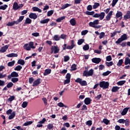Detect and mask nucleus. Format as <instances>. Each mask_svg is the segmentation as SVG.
<instances>
[{
    "instance_id": "obj_1",
    "label": "nucleus",
    "mask_w": 130,
    "mask_h": 130,
    "mask_svg": "<svg viewBox=\"0 0 130 130\" xmlns=\"http://www.w3.org/2000/svg\"><path fill=\"white\" fill-rule=\"evenodd\" d=\"M76 44L75 43V41L74 40H72L71 41V45L67 46V44H64L62 46V48L63 50H66V49H69L70 50H72L74 48V47H75Z\"/></svg>"
},
{
    "instance_id": "obj_2",
    "label": "nucleus",
    "mask_w": 130,
    "mask_h": 130,
    "mask_svg": "<svg viewBox=\"0 0 130 130\" xmlns=\"http://www.w3.org/2000/svg\"><path fill=\"white\" fill-rule=\"evenodd\" d=\"M124 40H127V36L125 34H124L123 35H122L121 37L119 38L117 41L115 42V43L117 44V45H118L120 44L122 41H124Z\"/></svg>"
},
{
    "instance_id": "obj_3",
    "label": "nucleus",
    "mask_w": 130,
    "mask_h": 130,
    "mask_svg": "<svg viewBox=\"0 0 130 130\" xmlns=\"http://www.w3.org/2000/svg\"><path fill=\"white\" fill-rule=\"evenodd\" d=\"M94 74V70L90 69L89 71H88V70H85L83 72V73L82 74V76L83 77H91L92 75Z\"/></svg>"
},
{
    "instance_id": "obj_4",
    "label": "nucleus",
    "mask_w": 130,
    "mask_h": 130,
    "mask_svg": "<svg viewBox=\"0 0 130 130\" xmlns=\"http://www.w3.org/2000/svg\"><path fill=\"white\" fill-rule=\"evenodd\" d=\"M100 88H103L104 89H108L109 87V82L105 81H101L99 83Z\"/></svg>"
},
{
    "instance_id": "obj_5",
    "label": "nucleus",
    "mask_w": 130,
    "mask_h": 130,
    "mask_svg": "<svg viewBox=\"0 0 130 130\" xmlns=\"http://www.w3.org/2000/svg\"><path fill=\"white\" fill-rule=\"evenodd\" d=\"M75 82L76 83H78L80 84L81 86H87V85H88L86 80H83V79L80 78H78L76 80H75Z\"/></svg>"
},
{
    "instance_id": "obj_6",
    "label": "nucleus",
    "mask_w": 130,
    "mask_h": 130,
    "mask_svg": "<svg viewBox=\"0 0 130 130\" xmlns=\"http://www.w3.org/2000/svg\"><path fill=\"white\" fill-rule=\"evenodd\" d=\"M93 18H100V20L102 21L104 17H105V13L101 12L100 14L96 13L93 15Z\"/></svg>"
},
{
    "instance_id": "obj_7",
    "label": "nucleus",
    "mask_w": 130,
    "mask_h": 130,
    "mask_svg": "<svg viewBox=\"0 0 130 130\" xmlns=\"http://www.w3.org/2000/svg\"><path fill=\"white\" fill-rule=\"evenodd\" d=\"M28 44H25L23 46V48L25 49V50L30 51L31 50V47L34 45V43L33 42H30L29 43V46H28Z\"/></svg>"
},
{
    "instance_id": "obj_8",
    "label": "nucleus",
    "mask_w": 130,
    "mask_h": 130,
    "mask_svg": "<svg viewBox=\"0 0 130 130\" xmlns=\"http://www.w3.org/2000/svg\"><path fill=\"white\" fill-rule=\"evenodd\" d=\"M18 77H19V74L14 71L12 72L10 75H8L7 78L9 80H11L12 78H18Z\"/></svg>"
},
{
    "instance_id": "obj_9",
    "label": "nucleus",
    "mask_w": 130,
    "mask_h": 130,
    "mask_svg": "<svg viewBox=\"0 0 130 130\" xmlns=\"http://www.w3.org/2000/svg\"><path fill=\"white\" fill-rule=\"evenodd\" d=\"M9 46H10L9 45H6L1 48V49H0V52L1 53H4V52H6L7 50H8V48H9Z\"/></svg>"
},
{
    "instance_id": "obj_10",
    "label": "nucleus",
    "mask_w": 130,
    "mask_h": 130,
    "mask_svg": "<svg viewBox=\"0 0 130 130\" xmlns=\"http://www.w3.org/2000/svg\"><path fill=\"white\" fill-rule=\"evenodd\" d=\"M39 84H41V79L39 78L35 80L32 84L33 87L37 86L39 85Z\"/></svg>"
},
{
    "instance_id": "obj_11",
    "label": "nucleus",
    "mask_w": 130,
    "mask_h": 130,
    "mask_svg": "<svg viewBox=\"0 0 130 130\" xmlns=\"http://www.w3.org/2000/svg\"><path fill=\"white\" fill-rule=\"evenodd\" d=\"M51 49H53V50H54V54H56V53H58V52H59V48L57 46H54V47L52 46Z\"/></svg>"
},
{
    "instance_id": "obj_12",
    "label": "nucleus",
    "mask_w": 130,
    "mask_h": 130,
    "mask_svg": "<svg viewBox=\"0 0 130 130\" xmlns=\"http://www.w3.org/2000/svg\"><path fill=\"white\" fill-rule=\"evenodd\" d=\"M91 60L94 63H96V64H98V63H100V62L101 61V58L96 57L93 58Z\"/></svg>"
},
{
    "instance_id": "obj_13",
    "label": "nucleus",
    "mask_w": 130,
    "mask_h": 130,
    "mask_svg": "<svg viewBox=\"0 0 130 130\" xmlns=\"http://www.w3.org/2000/svg\"><path fill=\"white\" fill-rule=\"evenodd\" d=\"M112 14H113V11H110L106 16V21H110V19H111V16H112Z\"/></svg>"
},
{
    "instance_id": "obj_14",
    "label": "nucleus",
    "mask_w": 130,
    "mask_h": 130,
    "mask_svg": "<svg viewBox=\"0 0 130 130\" xmlns=\"http://www.w3.org/2000/svg\"><path fill=\"white\" fill-rule=\"evenodd\" d=\"M29 18L30 19H34V20H36L37 19V14L36 13H30L29 15Z\"/></svg>"
},
{
    "instance_id": "obj_15",
    "label": "nucleus",
    "mask_w": 130,
    "mask_h": 130,
    "mask_svg": "<svg viewBox=\"0 0 130 130\" xmlns=\"http://www.w3.org/2000/svg\"><path fill=\"white\" fill-rule=\"evenodd\" d=\"M91 101H92L91 98H86L84 100V103L86 105H89V104H91Z\"/></svg>"
},
{
    "instance_id": "obj_16",
    "label": "nucleus",
    "mask_w": 130,
    "mask_h": 130,
    "mask_svg": "<svg viewBox=\"0 0 130 130\" xmlns=\"http://www.w3.org/2000/svg\"><path fill=\"white\" fill-rule=\"evenodd\" d=\"M129 109V108H124L121 113V115H123V116L126 115V114L127 113V111H128Z\"/></svg>"
},
{
    "instance_id": "obj_17",
    "label": "nucleus",
    "mask_w": 130,
    "mask_h": 130,
    "mask_svg": "<svg viewBox=\"0 0 130 130\" xmlns=\"http://www.w3.org/2000/svg\"><path fill=\"white\" fill-rule=\"evenodd\" d=\"M13 10H14V11H17V10H19V5H18V3H14L13 5Z\"/></svg>"
},
{
    "instance_id": "obj_18",
    "label": "nucleus",
    "mask_w": 130,
    "mask_h": 130,
    "mask_svg": "<svg viewBox=\"0 0 130 130\" xmlns=\"http://www.w3.org/2000/svg\"><path fill=\"white\" fill-rule=\"evenodd\" d=\"M32 10H33V12H38V13H42V10L37 7H32Z\"/></svg>"
},
{
    "instance_id": "obj_19",
    "label": "nucleus",
    "mask_w": 130,
    "mask_h": 130,
    "mask_svg": "<svg viewBox=\"0 0 130 130\" xmlns=\"http://www.w3.org/2000/svg\"><path fill=\"white\" fill-rule=\"evenodd\" d=\"M6 56H7V57H17L18 56V54L12 53L6 55Z\"/></svg>"
},
{
    "instance_id": "obj_20",
    "label": "nucleus",
    "mask_w": 130,
    "mask_h": 130,
    "mask_svg": "<svg viewBox=\"0 0 130 130\" xmlns=\"http://www.w3.org/2000/svg\"><path fill=\"white\" fill-rule=\"evenodd\" d=\"M124 20H127V19H130V11L127 12L126 14L123 16Z\"/></svg>"
},
{
    "instance_id": "obj_21",
    "label": "nucleus",
    "mask_w": 130,
    "mask_h": 130,
    "mask_svg": "<svg viewBox=\"0 0 130 130\" xmlns=\"http://www.w3.org/2000/svg\"><path fill=\"white\" fill-rule=\"evenodd\" d=\"M49 21H50V19L47 18V19L41 20L40 23L41 24H47L48 22H49Z\"/></svg>"
},
{
    "instance_id": "obj_22",
    "label": "nucleus",
    "mask_w": 130,
    "mask_h": 130,
    "mask_svg": "<svg viewBox=\"0 0 130 130\" xmlns=\"http://www.w3.org/2000/svg\"><path fill=\"white\" fill-rule=\"evenodd\" d=\"M16 116V112L13 111L10 115H9V117H8V119H9L10 120H11V119H13V118H14V117H15Z\"/></svg>"
},
{
    "instance_id": "obj_23",
    "label": "nucleus",
    "mask_w": 130,
    "mask_h": 130,
    "mask_svg": "<svg viewBox=\"0 0 130 130\" xmlns=\"http://www.w3.org/2000/svg\"><path fill=\"white\" fill-rule=\"evenodd\" d=\"M120 17H122V12L117 11L116 14V19H118V18H120Z\"/></svg>"
},
{
    "instance_id": "obj_24",
    "label": "nucleus",
    "mask_w": 130,
    "mask_h": 130,
    "mask_svg": "<svg viewBox=\"0 0 130 130\" xmlns=\"http://www.w3.org/2000/svg\"><path fill=\"white\" fill-rule=\"evenodd\" d=\"M51 73V69H46L44 72V76H47Z\"/></svg>"
},
{
    "instance_id": "obj_25",
    "label": "nucleus",
    "mask_w": 130,
    "mask_h": 130,
    "mask_svg": "<svg viewBox=\"0 0 130 130\" xmlns=\"http://www.w3.org/2000/svg\"><path fill=\"white\" fill-rule=\"evenodd\" d=\"M119 89V87L118 86H114L112 87L111 91L112 92H113L114 93H115L116 92H118V89Z\"/></svg>"
},
{
    "instance_id": "obj_26",
    "label": "nucleus",
    "mask_w": 130,
    "mask_h": 130,
    "mask_svg": "<svg viewBox=\"0 0 130 130\" xmlns=\"http://www.w3.org/2000/svg\"><path fill=\"white\" fill-rule=\"evenodd\" d=\"M124 64L125 66H127V64H130V59L129 58H128V57H126L125 58Z\"/></svg>"
},
{
    "instance_id": "obj_27",
    "label": "nucleus",
    "mask_w": 130,
    "mask_h": 130,
    "mask_svg": "<svg viewBox=\"0 0 130 130\" xmlns=\"http://www.w3.org/2000/svg\"><path fill=\"white\" fill-rule=\"evenodd\" d=\"M17 25V22H16V21H13L12 22H9L7 24V26H14V24Z\"/></svg>"
},
{
    "instance_id": "obj_28",
    "label": "nucleus",
    "mask_w": 130,
    "mask_h": 130,
    "mask_svg": "<svg viewBox=\"0 0 130 130\" xmlns=\"http://www.w3.org/2000/svg\"><path fill=\"white\" fill-rule=\"evenodd\" d=\"M18 64H21V66H24L25 64V60L20 59L17 61Z\"/></svg>"
},
{
    "instance_id": "obj_29",
    "label": "nucleus",
    "mask_w": 130,
    "mask_h": 130,
    "mask_svg": "<svg viewBox=\"0 0 130 130\" xmlns=\"http://www.w3.org/2000/svg\"><path fill=\"white\" fill-rule=\"evenodd\" d=\"M24 20V16H21L19 17V19L17 20V21H15L16 22V24H19V23H20L21 21Z\"/></svg>"
},
{
    "instance_id": "obj_30",
    "label": "nucleus",
    "mask_w": 130,
    "mask_h": 130,
    "mask_svg": "<svg viewBox=\"0 0 130 130\" xmlns=\"http://www.w3.org/2000/svg\"><path fill=\"white\" fill-rule=\"evenodd\" d=\"M71 6H72L71 4H69L68 3L64 4L61 8V10H64V9H67V8H69V7H71Z\"/></svg>"
},
{
    "instance_id": "obj_31",
    "label": "nucleus",
    "mask_w": 130,
    "mask_h": 130,
    "mask_svg": "<svg viewBox=\"0 0 130 130\" xmlns=\"http://www.w3.org/2000/svg\"><path fill=\"white\" fill-rule=\"evenodd\" d=\"M70 24L72 25V26H75L76 24H77V22H76V20H75V18H72L70 20Z\"/></svg>"
},
{
    "instance_id": "obj_32",
    "label": "nucleus",
    "mask_w": 130,
    "mask_h": 130,
    "mask_svg": "<svg viewBox=\"0 0 130 130\" xmlns=\"http://www.w3.org/2000/svg\"><path fill=\"white\" fill-rule=\"evenodd\" d=\"M126 82V81L125 80H121L118 82L117 84L118 86H122V85H124V84H125Z\"/></svg>"
},
{
    "instance_id": "obj_33",
    "label": "nucleus",
    "mask_w": 130,
    "mask_h": 130,
    "mask_svg": "<svg viewBox=\"0 0 130 130\" xmlns=\"http://www.w3.org/2000/svg\"><path fill=\"white\" fill-rule=\"evenodd\" d=\"M94 14H95L94 11L90 12V11H87L86 12H85V14L87 15L88 16H93Z\"/></svg>"
},
{
    "instance_id": "obj_34",
    "label": "nucleus",
    "mask_w": 130,
    "mask_h": 130,
    "mask_svg": "<svg viewBox=\"0 0 130 130\" xmlns=\"http://www.w3.org/2000/svg\"><path fill=\"white\" fill-rule=\"evenodd\" d=\"M22 69H23L22 66L18 65L14 68V71H17L18 72H20V71H21Z\"/></svg>"
},
{
    "instance_id": "obj_35",
    "label": "nucleus",
    "mask_w": 130,
    "mask_h": 130,
    "mask_svg": "<svg viewBox=\"0 0 130 130\" xmlns=\"http://www.w3.org/2000/svg\"><path fill=\"white\" fill-rule=\"evenodd\" d=\"M84 42H85V40L84 39H81L78 41L77 44L78 45H82Z\"/></svg>"
},
{
    "instance_id": "obj_36",
    "label": "nucleus",
    "mask_w": 130,
    "mask_h": 130,
    "mask_svg": "<svg viewBox=\"0 0 130 130\" xmlns=\"http://www.w3.org/2000/svg\"><path fill=\"white\" fill-rule=\"evenodd\" d=\"M66 19V16H62L60 18H58L56 19V21L57 22H61L63 20H64Z\"/></svg>"
},
{
    "instance_id": "obj_37",
    "label": "nucleus",
    "mask_w": 130,
    "mask_h": 130,
    "mask_svg": "<svg viewBox=\"0 0 130 130\" xmlns=\"http://www.w3.org/2000/svg\"><path fill=\"white\" fill-rule=\"evenodd\" d=\"M103 122H104V123L107 125H108V124H109V122H110V121L106 118H104L103 120Z\"/></svg>"
},
{
    "instance_id": "obj_38",
    "label": "nucleus",
    "mask_w": 130,
    "mask_h": 130,
    "mask_svg": "<svg viewBox=\"0 0 130 130\" xmlns=\"http://www.w3.org/2000/svg\"><path fill=\"white\" fill-rule=\"evenodd\" d=\"M122 63H123V59H121L119 60L118 63H117V66L118 67H121V66H122Z\"/></svg>"
},
{
    "instance_id": "obj_39",
    "label": "nucleus",
    "mask_w": 130,
    "mask_h": 130,
    "mask_svg": "<svg viewBox=\"0 0 130 130\" xmlns=\"http://www.w3.org/2000/svg\"><path fill=\"white\" fill-rule=\"evenodd\" d=\"M57 106H58L59 107H65V108H68V106L64 105V104H63V103H62V102L58 103Z\"/></svg>"
},
{
    "instance_id": "obj_40",
    "label": "nucleus",
    "mask_w": 130,
    "mask_h": 130,
    "mask_svg": "<svg viewBox=\"0 0 130 130\" xmlns=\"http://www.w3.org/2000/svg\"><path fill=\"white\" fill-rule=\"evenodd\" d=\"M53 39L55 41H59V40H60V37H59L58 35H56L54 36Z\"/></svg>"
},
{
    "instance_id": "obj_41",
    "label": "nucleus",
    "mask_w": 130,
    "mask_h": 130,
    "mask_svg": "<svg viewBox=\"0 0 130 130\" xmlns=\"http://www.w3.org/2000/svg\"><path fill=\"white\" fill-rule=\"evenodd\" d=\"M7 66L8 67H14L15 66V60L8 62Z\"/></svg>"
},
{
    "instance_id": "obj_42",
    "label": "nucleus",
    "mask_w": 130,
    "mask_h": 130,
    "mask_svg": "<svg viewBox=\"0 0 130 130\" xmlns=\"http://www.w3.org/2000/svg\"><path fill=\"white\" fill-rule=\"evenodd\" d=\"M53 13H54V10H50L48 11L47 16L50 17V16H52V15H53Z\"/></svg>"
},
{
    "instance_id": "obj_43",
    "label": "nucleus",
    "mask_w": 130,
    "mask_h": 130,
    "mask_svg": "<svg viewBox=\"0 0 130 130\" xmlns=\"http://www.w3.org/2000/svg\"><path fill=\"white\" fill-rule=\"evenodd\" d=\"M100 6V4H99V3H94V5L93 6V9H94V10L97 9V8H98V7Z\"/></svg>"
},
{
    "instance_id": "obj_44",
    "label": "nucleus",
    "mask_w": 130,
    "mask_h": 130,
    "mask_svg": "<svg viewBox=\"0 0 130 130\" xmlns=\"http://www.w3.org/2000/svg\"><path fill=\"white\" fill-rule=\"evenodd\" d=\"M31 23H32V20L29 18H26L25 21V24H31Z\"/></svg>"
},
{
    "instance_id": "obj_45",
    "label": "nucleus",
    "mask_w": 130,
    "mask_h": 130,
    "mask_svg": "<svg viewBox=\"0 0 130 130\" xmlns=\"http://www.w3.org/2000/svg\"><path fill=\"white\" fill-rule=\"evenodd\" d=\"M11 81L12 83H17V82H19V78L13 77L11 79Z\"/></svg>"
},
{
    "instance_id": "obj_46",
    "label": "nucleus",
    "mask_w": 130,
    "mask_h": 130,
    "mask_svg": "<svg viewBox=\"0 0 130 130\" xmlns=\"http://www.w3.org/2000/svg\"><path fill=\"white\" fill-rule=\"evenodd\" d=\"M7 8H8L7 5H4V6H0V10H3V11H5V10H7Z\"/></svg>"
},
{
    "instance_id": "obj_47",
    "label": "nucleus",
    "mask_w": 130,
    "mask_h": 130,
    "mask_svg": "<svg viewBox=\"0 0 130 130\" xmlns=\"http://www.w3.org/2000/svg\"><path fill=\"white\" fill-rule=\"evenodd\" d=\"M110 74H111V71H107V72L103 73L102 75L104 77H106V76H108Z\"/></svg>"
},
{
    "instance_id": "obj_48",
    "label": "nucleus",
    "mask_w": 130,
    "mask_h": 130,
    "mask_svg": "<svg viewBox=\"0 0 130 130\" xmlns=\"http://www.w3.org/2000/svg\"><path fill=\"white\" fill-rule=\"evenodd\" d=\"M14 86V84L13 82H9V83L7 84L6 87L7 88H12Z\"/></svg>"
},
{
    "instance_id": "obj_49",
    "label": "nucleus",
    "mask_w": 130,
    "mask_h": 130,
    "mask_svg": "<svg viewBox=\"0 0 130 130\" xmlns=\"http://www.w3.org/2000/svg\"><path fill=\"white\" fill-rule=\"evenodd\" d=\"M86 125H88V126H91V125H92V120H88L86 122Z\"/></svg>"
},
{
    "instance_id": "obj_50",
    "label": "nucleus",
    "mask_w": 130,
    "mask_h": 130,
    "mask_svg": "<svg viewBox=\"0 0 130 130\" xmlns=\"http://www.w3.org/2000/svg\"><path fill=\"white\" fill-rule=\"evenodd\" d=\"M28 105V102H23L22 104V107L23 108H26V106Z\"/></svg>"
},
{
    "instance_id": "obj_51",
    "label": "nucleus",
    "mask_w": 130,
    "mask_h": 130,
    "mask_svg": "<svg viewBox=\"0 0 130 130\" xmlns=\"http://www.w3.org/2000/svg\"><path fill=\"white\" fill-rule=\"evenodd\" d=\"M32 123H33V122L32 121H29L24 123L23 125H24L25 126H27V125H30V124H32Z\"/></svg>"
},
{
    "instance_id": "obj_52",
    "label": "nucleus",
    "mask_w": 130,
    "mask_h": 130,
    "mask_svg": "<svg viewBox=\"0 0 130 130\" xmlns=\"http://www.w3.org/2000/svg\"><path fill=\"white\" fill-rule=\"evenodd\" d=\"M72 71H76L77 70V64H73L71 66Z\"/></svg>"
},
{
    "instance_id": "obj_53",
    "label": "nucleus",
    "mask_w": 130,
    "mask_h": 130,
    "mask_svg": "<svg viewBox=\"0 0 130 130\" xmlns=\"http://www.w3.org/2000/svg\"><path fill=\"white\" fill-rule=\"evenodd\" d=\"M104 36H105V32H101L100 34V36H99L100 39H102V38H103Z\"/></svg>"
},
{
    "instance_id": "obj_54",
    "label": "nucleus",
    "mask_w": 130,
    "mask_h": 130,
    "mask_svg": "<svg viewBox=\"0 0 130 130\" xmlns=\"http://www.w3.org/2000/svg\"><path fill=\"white\" fill-rule=\"evenodd\" d=\"M89 45L88 44H86L83 47V49L85 51L86 50H89Z\"/></svg>"
},
{
    "instance_id": "obj_55",
    "label": "nucleus",
    "mask_w": 130,
    "mask_h": 130,
    "mask_svg": "<svg viewBox=\"0 0 130 130\" xmlns=\"http://www.w3.org/2000/svg\"><path fill=\"white\" fill-rule=\"evenodd\" d=\"M118 0H113L112 3V7H115L116 4H117Z\"/></svg>"
},
{
    "instance_id": "obj_56",
    "label": "nucleus",
    "mask_w": 130,
    "mask_h": 130,
    "mask_svg": "<svg viewBox=\"0 0 130 130\" xmlns=\"http://www.w3.org/2000/svg\"><path fill=\"white\" fill-rule=\"evenodd\" d=\"M106 66H107V67H111L112 66H113V61L106 62Z\"/></svg>"
},
{
    "instance_id": "obj_57",
    "label": "nucleus",
    "mask_w": 130,
    "mask_h": 130,
    "mask_svg": "<svg viewBox=\"0 0 130 130\" xmlns=\"http://www.w3.org/2000/svg\"><path fill=\"white\" fill-rule=\"evenodd\" d=\"M69 60H70V56H64V61L65 62H67V61H69Z\"/></svg>"
},
{
    "instance_id": "obj_58",
    "label": "nucleus",
    "mask_w": 130,
    "mask_h": 130,
    "mask_svg": "<svg viewBox=\"0 0 130 130\" xmlns=\"http://www.w3.org/2000/svg\"><path fill=\"white\" fill-rule=\"evenodd\" d=\"M125 126H128L129 125V120L128 119H126L125 120Z\"/></svg>"
},
{
    "instance_id": "obj_59",
    "label": "nucleus",
    "mask_w": 130,
    "mask_h": 130,
    "mask_svg": "<svg viewBox=\"0 0 130 130\" xmlns=\"http://www.w3.org/2000/svg\"><path fill=\"white\" fill-rule=\"evenodd\" d=\"M67 35L65 34H61L60 35V39H63V40H66L67 39Z\"/></svg>"
},
{
    "instance_id": "obj_60",
    "label": "nucleus",
    "mask_w": 130,
    "mask_h": 130,
    "mask_svg": "<svg viewBox=\"0 0 130 130\" xmlns=\"http://www.w3.org/2000/svg\"><path fill=\"white\" fill-rule=\"evenodd\" d=\"M106 60L107 61H111V60H112V57H111V55H109L107 56Z\"/></svg>"
},
{
    "instance_id": "obj_61",
    "label": "nucleus",
    "mask_w": 130,
    "mask_h": 130,
    "mask_svg": "<svg viewBox=\"0 0 130 130\" xmlns=\"http://www.w3.org/2000/svg\"><path fill=\"white\" fill-rule=\"evenodd\" d=\"M53 127V124L49 123L47 125V128L48 129H52V128Z\"/></svg>"
},
{
    "instance_id": "obj_62",
    "label": "nucleus",
    "mask_w": 130,
    "mask_h": 130,
    "mask_svg": "<svg viewBox=\"0 0 130 130\" xmlns=\"http://www.w3.org/2000/svg\"><path fill=\"white\" fill-rule=\"evenodd\" d=\"M13 100H15V96L14 95L10 96V97L8 99V101L10 102H12Z\"/></svg>"
},
{
    "instance_id": "obj_63",
    "label": "nucleus",
    "mask_w": 130,
    "mask_h": 130,
    "mask_svg": "<svg viewBox=\"0 0 130 130\" xmlns=\"http://www.w3.org/2000/svg\"><path fill=\"white\" fill-rule=\"evenodd\" d=\"M117 122L119 123H124V122H125V120H124V119H120L117 121Z\"/></svg>"
},
{
    "instance_id": "obj_64",
    "label": "nucleus",
    "mask_w": 130,
    "mask_h": 130,
    "mask_svg": "<svg viewBox=\"0 0 130 130\" xmlns=\"http://www.w3.org/2000/svg\"><path fill=\"white\" fill-rule=\"evenodd\" d=\"M102 97V94H100L99 95H98L96 96L95 97L96 100L97 101H98V100H99L100 99H101Z\"/></svg>"
}]
</instances>
